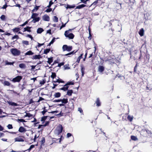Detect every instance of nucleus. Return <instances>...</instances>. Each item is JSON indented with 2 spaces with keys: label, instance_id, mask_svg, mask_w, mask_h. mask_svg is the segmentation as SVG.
Returning <instances> with one entry per match:
<instances>
[{
  "label": "nucleus",
  "instance_id": "f257e3e1",
  "mask_svg": "<svg viewBox=\"0 0 152 152\" xmlns=\"http://www.w3.org/2000/svg\"><path fill=\"white\" fill-rule=\"evenodd\" d=\"M74 29H69L65 32L64 35L66 37L70 39H73L75 37L74 35L72 33H69V31H71Z\"/></svg>",
  "mask_w": 152,
  "mask_h": 152
},
{
  "label": "nucleus",
  "instance_id": "f03ea898",
  "mask_svg": "<svg viewBox=\"0 0 152 152\" xmlns=\"http://www.w3.org/2000/svg\"><path fill=\"white\" fill-rule=\"evenodd\" d=\"M10 52L14 56H18L20 55V51L16 48H12L10 50Z\"/></svg>",
  "mask_w": 152,
  "mask_h": 152
},
{
  "label": "nucleus",
  "instance_id": "7ed1b4c3",
  "mask_svg": "<svg viewBox=\"0 0 152 152\" xmlns=\"http://www.w3.org/2000/svg\"><path fill=\"white\" fill-rule=\"evenodd\" d=\"M147 133L152 134V133L150 131H148V132L145 129H142L140 132L141 135L143 137H146Z\"/></svg>",
  "mask_w": 152,
  "mask_h": 152
},
{
  "label": "nucleus",
  "instance_id": "20e7f679",
  "mask_svg": "<svg viewBox=\"0 0 152 152\" xmlns=\"http://www.w3.org/2000/svg\"><path fill=\"white\" fill-rule=\"evenodd\" d=\"M72 49V46H69L65 45H63L62 47V49L63 51H67L68 52L71 51Z\"/></svg>",
  "mask_w": 152,
  "mask_h": 152
},
{
  "label": "nucleus",
  "instance_id": "39448f33",
  "mask_svg": "<svg viewBox=\"0 0 152 152\" xmlns=\"http://www.w3.org/2000/svg\"><path fill=\"white\" fill-rule=\"evenodd\" d=\"M22 79V76L18 75L12 79V81L14 83L19 82Z\"/></svg>",
  "mask_w": 152,
  "mask_h": 152
},
{
  "label": "nucleus",
  "instance_id": "423d86ee",
  "mask_svg": "<svg viewBox=\"0 0 152 152\" xmlns=\"http://www.w3.org/2000/svg\"><path fill=\"white\" fill-rule=\"evenodd\" d=\"M25 137L23 136H19L18 137H15V142H23L24 141V139Z\"/></svg>",
  "mask_w": 152,
  "mask_h": 152
},
{
  "label": "nucleus",
  "instance_id": "0eeeda50",
  "mask_svg": "<svg viewBox=\"0 0 152 152\" xmlns=\"http://www.w3.org/2000/svg\"><path fill=\"white\" fill-rule=\"evenodd\" d=\"M63 128L61 125H59L57 127V131L58 135L60 134L63 131Z\"/></svg>",
  "mask_w": 152,
  "mask_h": 152
},
{
  "label": "nucleus",
  "instance_id": "6e6552de",
  "mask_svg": "<svg viewBox=\"0 0 152 152\" xmlns=\"http://www.w3.org/2000/svg\"><path fill=\"white\" fill-rule=\"evenodd\" d=\"M43 20L45 21H48L50 20V17H49L47 14H45L42 17Z\"/></svg>",
  "mask_w": 152,
  "mask_h": 152
},
{
  "label": "nucleus",
  "instance_id": "1a4fd4ad",
  "mask_svg": "<svg viewBox=\"0 0 152 152\" xmlns=\"http://www.w3.org/2000/svg\"><path fill=\"white\" fill-rule=\"evenodd\" d=\"M68 107L70 109H73L74 108V105L73 102L72 101L71 102L69 103L67 105Z\"/></svg>",
  "mask_w": 152,
  "mask_h": 152
},
{
  "label": "nucleus",
  "instance_id": "9d476101",
  "mask_svg": "<svg viewBox=\"0 0 152 152\" xmlns=\"http://www.w3.org/2000/svg\"><path fill=\"white\" fill-rule=\"evenodd\" d=\"M61 101L63 104H59L60 106H63L64 104H66L68 102V99H61Z\"/></svg>",
  "mask_w": 152,
  "mask_h": 152
},
{
  "label": "nucleus",
  "instance_id": "9b49d317",
  "mask_svg": "<svg viewBox=\"0 0 152 152\" xmlns=\"http://www.w3.org/2000/svg\"><path fill=\"white\" fill-rule=\"evenodd\" d=\"M52 83H64V81L63 80L59 78L58 79H56V80H53Z\"/></svg>",
  "mask_w": 152,
  "mask_h": 152
},
{
  "label": "nucleus",
  "instance_id": "f8f14e48",
  "mask_svg": "<svg viewBox=\"0 0 152 152\" xmlns=\"http://www.w3.org/2000/svg\"><path fill=\"white\" fill-rule=\"evenodd\" d=\"M104 70V67L102 66H99L98 67V71L102 73Z\"/></svg>",
  "mask_w": 152,
  "mask_h": 152
},
{
  "label": "nucleus",
  "instance_id": "ddd939ff",
  "mask_svg": "<svg viewBox=\"0 0 152 152\" xmlns=\"http://www.w3.org/2000/svg\"><path fill=\"white\" fill-rule=\"evenodd\" d=\"M95 103L96 104V106H97L99 107L101 106V103L100 99L99 98H98L96 99Z\"/></svg>",
  "mask_w": 152,
  "mask_h": 152
},
{
  "label": "nucleus",
  "instance_id": "4468645a",
  "mask_svg": "<svg viewBox=\"0 0 152 152\" xmlns=\"http://www.w3.org/2000/svg\"><path fill=\"white\" fill-rule=\"evenodd\" d=\"M26 131V129L23 126L20 127L18 130V131L20 132H25Z\"/></svg>",
  "mask_w": 152,
  "mask_h": 152
},
{
  "label": "nucleus",
  "instance_id": "2eb2a0df",
  "mask_svg": "<svg viewBox=\"0 0 152 152\" xmlns=\"http://www.w3.org/2000/svg\"><path fill=\"white\" fill-rule=\"evenodd\" d=\"M144 31L143 28H142L140 30L138 33L141 37H142L144 35Z\"/></svg>",
  "mask_w": 152,
  "mask_h": 152
},
{
  "label": "nucleus",
  "instance_id": "dca6fc26",
  "mask_svg": "<svg viewBox=\"0 0 152 152\" xmlns=\"http://www.w3.org/2000/svg\"><path fill=\"white\" fill-rule=\"evenodd\" d=\"M69 87V86H65V85L64 86V87L60 88L59 90H63L64 91H66L68 90V88Z\"/></svg>",
  "mask_w": 152,
  "mask_h": 152
},
{
  "label": "nucleus",
  "instance_id": "f3484780",
  "mask_svg": "<svg viewBox=\"0 0 152 152\" xmlns=\"http://www.w3.org/2000/svg\"><path fill=\"white\" fill-rule=\"evenodd\" d=\"M81 71L82 72V76H83L85 74L84 72L85 68L83 65L81 66Z\"/></svg>",
  "mask_w": 152,
  "mask_h": 152
},
{
  "label": "nucleus",
  "instance_id": "a211bd4d",
  "mask_svg": "<svg viewBox=\"0 0 152 152\" xmlns=\"http://www.w3.org/2000/svg\"><path fill=\"white\" fill-rule=\"evenodd\" d=\"M31 28V27H30L29 26H27L26 27L24 28L23 29V32L27 31L28 32H31V30L30 29Z\"/></svg>",
  "mask_w": 152,
  "mask_h": 152
},
{
  "label": "nucleus",
  "instance_id": "6ab92c4d",
  "mask_svg": "<svg viewBox=\"0 0 152 152\" xmlns=\"http://www.w3.org/2000/svg\"><path fill=\"white\" fill-rule=\"evenodd\" d=\"M34 147V145H31L30 146V148L28 149L27 150H24V151H21V152H25V151H28L30 152L31 151V149H32V148H33Z\"/></svg>",
  "mask_w": 152,
  "mask_h": 152
},
{
  "label": "nucleus",
  "instance_id": "aec40b11",
  "mask_svg": "<svg viewBox=\"0 0 152 152\" xmlns=\"http://www.w3.org/2000/svg\"><path fill=\"white\" fill-rule=\"evenodd\" d=\"M87 6L86 5L84 4H82L77 6L75 9H80L84 7Z\"/></svg>",
  "mask_w": 152,
  "mask_h": 152
},
{
  "label": "nucleus",
  "instance_id": "412c9836",
  "mask_svg": "<svg viewBox=\"0 0 152 152\" xmlns=\"http://www.w3.org/2000/svg\"><path fill=\"white\" fill-rule=\"evenodd\" d=\"M48 61L47 62L49 64H50L51 63H52L53 61V58L52 57H51L50 58H48Z\"/></svg>",
  "mask_w": 152,
  "mask_h": 152
},
{
  "label": "nucleus",
  "instance_id": "4be33fe9",
  "mask_svg": "<svg viewBox=\"0 0 152 152\" xmlns=\"http://www.w3.org/2000/svg\"><path fill=\"white\" fill-rule=\"evenodd\" d=\"M75 4H73L72 5H70L67 4L66 5V9H71L75 8Z\"/></svg>",
  "mask_w": 152,
  "mask_h": 152
},
{
  "label": "nucleus",
  "instance_id": "5701e85b",
  "mask_svg": "<svg viewBox=\"0 0 152 152\" xmlns=\"http://www.w3.org/2000/svg\"><path fill=\"white\" fill-rule=\"evenodd\" d=\"M40 19L39 17H38L36 18H35L33 19V20L32 21L34 23H36L37 22H38Z\"/></svg>",
  "mask_w": 152,
  "mask_h": 152
},
{
  "label": "nucleus",
  "instance_id": "b1692460",
  "mask_svg": "<svg viewBox=\"0 0 152 152\" xmlns=\"http://www.w3.org/2000/svg\"><path fill=\"white\" fill-rule=\"evenodd\" d=\"M55 98H59L61 96V94L60 92L56 93L54 95Z\"/></svg>",
  "mask_w": 152,
  "mask_h": 152
},
{
  "label": "nucleus",
  "instance_id": "393cba45",
  "mask_svg": "<svg viewBox=\"0 0 152 152\" xmlns=\"http://www.w3.org/2000/svg\"><path fill=\"white\" fill-rule=\"evenodd\" d=\"M73 93V91L72 90H67V95L69 96H71L72 95V94Z\"/></svg>",
  "mask_w": 152,
  "mask_h": 152
},
{
  "label": "nucleus",
  "instance_id": "a878e982",
  "mask_svg": "<svg viewBox=\"0 0 152 152\" xmlns=\"http://www.w3.org/2000/svg\"><path fill=\"white\" fill-rule=\"evenodd\" d=\"M98 0H96L93 3H92L90 6H89V7H90L92 6H95L94 7V8L96 7V5L98 4Z\"/></svg>",
  "mask_w": 152,
  "mask_h": 152
},
{
  "label": "nucleus",
  "instance_id": "bb28decb",
  "mask_svg": "<svg viewBox=\"0 0 152 152\" xmlns=\"http://www.w3.org/2000/svg\"><path fill=\"white\" fill-rule=\"evenodd\" d=\"M135 0H129V6H132L135 3Z\"/></svg>",
  "mask_w": 152,
  "mask_h": 152
},
{
  "label": "nucleus",
  "instance_id": "cd10ccee",
  "mask_svg": "<svg viewBox=\"0 0 152 152\" xmlns=\"http://www.w3.org/2000/svg\"><path fill=\"white\" fill-rule=\"evenodd\" d=\"M44 31V30L42 28H39L37 30V33L38 34H41Z\"/></svg>",
  "mask_w": 152,
  "mask_h": 152
},
{
  "label": "nucleus",
  "instance_id": "c85d7f7f",
  "mask_svg": "<svg viewBox=\"0 0 152 152\" xmlns=\"http://www.w3.org/2000/svg\"><path fill=\"white\" fill-rule=\"evenodd\" d=\"M34 59H39L42 58V56L40 55H35L33 56Z\"/></svg>",
  "mask_w": 152,
  "mask_h": 152
},
{
  "label": "nucleus",
  "instance_id": "c756f323",
  "mask_svg": "<svg viewBox=\"0 0 152 152\" xmlns=\"http://www.w3.org/2000/svg\"><path fill=\"white\" fill-rule=\"evenodd\" d=\"M34 54V53L31 50H29L25 53V55H32Z\"/></svg>",
  "mask_w": 152,
  "mask_h": 152
},
{
  "label": "nucleus",
  "instance_id": "7c9ffc66",
  "mask_svg": "<svg viewBox=\"0 0 152 152\" xmlns=\"http://www.w3.org/2000/svg\"><path fill=\"white\" fill-rule=\"evenodd\" d=\"M8 104L11 105L12 106H17L18 104L15 103L14 102H8Z\"/></svg>",
  "mask_w": 152,
  "mask_h": 152
},
{
  "label": "nucleus",
  "instance_id": "2f4dec72",
  "mask_svg": "<svg viewBox=\"0 0 152 152\" xmlns=\"http://www.w3.org/2000/svg\"><path fill=\"white\" fill-rule=\"evenodd\" d=\"M19 67L20 68L25 69L26 68V66L25 64L23 63L20 64H19Z\"/></svg>",
  "mask_w": 152,
  "mask_h": 152
},
{
  "label": "nucleus",
  "instance_id": "473e14b6",
  "mask_svg": "<svg viewBox=\"0 0 152 152\" xmlns=\"http://www.w3.org/2000/svg\"><path fill=\"white\" fill-rule=\"evenodd\" d=\"M3 84L4 86H9L11 85L10 82L7 81H4V82Z\"/></svg>",
  "mask_w": 152,
  "mask_h": 152
},
{
  "label": "nucleus",
  "instance_id": "72a5a7b5",
  "mask_svg": "<svg viewBox=\"0 0 152 152\" xmlns=\"http://www.w3.org/2000/svg\"><path fill=\"white\" fill-rule=\"evenodd\" d=\"M40 7V6H36L34 8L31 10L32 12H34L36 11L39 9V8Z\"/></svg>",
  "mask_w": 152,
  "mask_h": 152
},
{
  "label": "nucleus",
  "instance_id": "f704fd0d",
  "mask_svg": "<svg viewBox=\"0 0 152 152\" xmlns=\"http://www.w3.org/2000/svg\"><path fill=\"white\" fill-rule=\"evenodd\" d=\"M6 65H13L15 63L14 62H9L7 61H5Z\"/></svg>",
  "mask_w": 152,
  "mask_h": 152
},
{
  "label": "nucleus",
  "instance_id": "c9c22d12",
  "mask_svg": "<svg viewBox=\"0 0 152 152\" xmlns=\"http://www.w3.org/2000/svg\"><path fill=\"white\" fill-rule=\"evenodd\" d=\"M38 15V14L37 13H33L32 15V16L31 17V18L33 19L35 18H37Z\"/></svg>",
  "mask_w": 152,
  "mask_h": 152
},
{
  "label": "nucleus",
  "instance_id": "e433bc0d",
  "mask_svg": "<svg viewBox=\"0 0 152 152\" xmlns=\"http://www.w3.org/2000/svg\"><path fill=\"white\" fill-rule=\"evenodd\" d=\"M133 116H130L129 115L127 117V118L128 120L130 122L132 121L133 119Z\"/></svg>",
  "mask_w": 152,
  "mask_h": 152
},
{
  "label": "nucleus",
  "instance_id": "4c0bfd02",
  "mask_svg": "<svg viewBox=\"0 0 152 152\" xmlns=\"http://www.w3.org/2000/svg\"><path fill=\"white\" fill-rule=\"evenodd\" d=\"M25 117H28V118L33 117V115L29 113H26V115H25Z\"/></svg>",
  "mask_w": 152,
  "mask_h": 152
},
{
  "label": "nucleus",
  "instance_id": "58836bf2",
  "mask_svg": "<svg viewBox=\"0 0 152 152\" xmlns=\"http://www.w3.org/2000/svg\"><path fill=\"white\" fill-rule=\"evenodd\" d=\"M20 30V29L19 28H15L12 29V31L14 32H18Z\"/></svg>",
  "mask_w": 152,
  "mask_h": 152
},
{
  "label": "nucleus",
  "instance_id": "ea45409f",
  "mask_svg": "<svg viewBox=\"0 0 152 152\" xmlns=\"http://www.w3.org/2000/svg\"><path fill=\"white\" fill-rule=\"evenodd\" d=\"M56 38L55 37H54L51 41L48 44V45L47 46H50L51 45V44H53V42L55 41Z\"/></svg>",
  "mask_w": 152,
  "mask_h": 152
},
{
  "label": "nucleus",
  "instance_id": "a19ab883",
  "mask_svg": "<svg viewBox=\"0 0 152 152\" xmlns=\"http://www.w3.org/2000/svg\"><path fill=\"white\" fill-rule=\"evenodd\" d=\"M22 43L23 45H29V42L26 40H23L22 41Z\"/></svg>",
  "mask_w": 152,
  "mask_h": 152
},
{
  "label": "nucleus",
  "instance_id": "79ce46f5",
  "mask_svg": "<svg viewBox=\"0 0 152 152\" xmlns=\"http://www.w3.org/2000/svg\"><path fill=\"white\" fill-rule=\"evenodd\" d=\"M50 51V48L46 49L44 50V53L45 54H47Z\"/></svg>",
  "mask_w": 152,
  "mask_h": 152
},
{
  "label": "nucleus",
  "instance_id": "37998d69",
  "mask_svg": "<svg viewBox=\"0 0 152 152\" xmlns=\"http://www.w3.org/2000/svg\"><path fill=\"white\" fill-rule=\"evenodd\" d=\"M48 116H44L42 117L41 119V121H45V120L47 119Z\"/></svg>",
  "mask_w": 152,
  "mask_h": 152
},
{
  "label": "nucleus",
  "instance_id": "c03bdc74",
  "mask_svg": "<svg viewBox=\"0 0 152 152\" xmlns=\"http://www.w3.org/2000/svg\"><path fill=\"white\" fill-rule=\"evenodd\" d=\"M54 3V2H53L52 0H50L49 2V5L47 6V7H47L48 8H50L51 5L53 4Z\"/></svg>",
  "mask_w": 152,
  "mask_h": 152
},
{
  "label": "nucleus",
  "instance_id": "a18cd8bd",
  "mask_svg": "<svg viewBox=\"0 0 152 152\" xmlns=\"http://www.w3.org/2000/svg\"><path fill=\"white\" fill-rule=\"evenodd\" d=\"M56 74L55 72H52L50 77L53 79L56 77Z\"/></svg>",
  "mask_w": 152,
  "mask_h": 152
},
{
  "label": "nucleus",
  "instance_id": "49530a36",
  "mask_svg": "<svg viewBox=\"0 0 152 152\" xmlns=\"http://www.w3.org/2000/svg\"><path fill=\"white\" fill-rule=\"evenodd\" d=\"M74 84V83L72 81L68 82L65 84V86H68L70 85H73Z\"/></svg>",
  "mask_w": 152,
  "mask_h": 152
},
{
  "label": "nucleus",
  "instance_id": "de8ad7c7",
  "mask_svg": "<svg viewBox=\"0 0 152 152\" xmlns=\"http://www.w3.org/2000/svg\"><path fill=\"white\" fill-rule=\"evenodd\" d=\"M43 109V110L42 112V114L43 115H44L45 113L47 112V110L46 109V107H44Z\"/></svg>",
  "mask_w": 152,
  "mask_h": 152
},
{
  "label": "nucleus",
  "instance_id": "09e8293b",
  "mask_svg": "<svg viewBox=\"0 0 152 152\" xmlns=\"http://www.w3.org/2000/svg\"><path fill=\"white\" fill-rule=\"evenodd\" d=\"M53 20L54 22H57L58 21V17L56 16H54L53 17Z\"/></svg>",
  "mask_w": 152,
  "mask_h": 152
},
{
  "label": "nucleus",
  "instance_id": "8fccbe9b",
  "mask_svg": "<svg viewBox=\"0 0 152 152\" xmlns=\"http://www.w3.org/2000/svg\"><path fill=\"white\" fill-rule=\"evenodd\" d=\"M0 18L1 20L5 21L6 20V16L4 15H2L0 17Z\"/></svg>",
  "mask_w": 152,
  "mask_h": 152
},
{
  "label": "nucleus",
  "instance_id": "3c124183",
  "mask_svg": "<svg viewBox=\"0 0 152 152\" xmlns=\"http://www.w3.org/2000/svg\"><path fill=\"white\" fill-rule=\"evenodd\" d=\"M64 69H69L70 68L69 67V65L68 64H65L64 66Z\"/></svg>",
  "mask_w": 152,
  "mask_h": 152
},
{
  "label": "nucleus",
  "instance_id": "603ef678",
  "mask_svg": "<svg viewBox=\"0 0 152 152\" xmlns=\"http://www.w3.org/2000/svg\"><path fill=\"white\" fill-rule=\"evenodd\" d=\"M131 139L132 140H137V137L134 136H131Z\"/></svg>",
  "mask_w": 152,
  "mask_h": 152
},
{
  "label": "nucleus",
  "instance_id": "864d4df0",
  "mask_svg": "<svg viewBox=\"0 0 152 152\" xmlns=\"http://www.w3.org/2000/svg\"><path fill=\"white\" fill-rule=\"evenodd\" d=\"M58 140H59V139L53 138L52 140L53 143H57V141Z\"/></svg>",
  "mask_w": 152,
  "mask_h": 152
},
{
  "label": "nucleus",
  "instance_id": "5fc2aeb1",
  "mask_svg": "<svg viewBox=\"0 0 152 152\" xmlns=\"http://www.w3.org/2000/svg\"><path fill=\"white\" fill-rule=\"evenodd\" d=\"M52 9L50 8V7L47 9L45 11V12H49L52 11Z\"/></svg>",
  "mask_w": 152,
  "mask_h": 152
},
{
  "label": "nucleus",
  "instance_id": "6e6d98bb",
  "mask_svg": "<svg viewBox=\"0 0 152 152\" xmlns=\"http://www.w3.org/2000/svg\"><path fill=\"white\" fill-rule=\"evenodd\" d=\"M50 123L49 121H47L45 122V124H43L44 126H48Z\"/></svg>",
  "mask_w": 152,
  "mask_h": 152
},
{
  "label": "nucleus",
  "instance_id": "4d7b16f0",
  "mask_svg": "<svg viewBox=\"0 0 152 152\" xmlns=\"http://www.w3.org/2000/svg\"><path fill=\"white\" fill-rule=\"evenodd\" d=\"M15 38L17 39H19V37L18 36V35H15L13 37H12V39H15Z\"/></svg>",
  "mask_w": 152,
  "mask_h": 152
},
{
  "label": "nucleus",
  "instance_id": "13d9d810",
  "mask_svg": "<svg viewBox=\"0 0 152 152\" xmlns=\"http://www.w3.org/2000/svg\"><path fill=\"white\" fill-rule=\"evenodd\" d=\"M64 62L59 63L58 64L57 66L60 67L61 66L64 65Z\"/></svg>",
  "mask_w": 152,
  "mask_h": 152
},
{
  "label": "nucleus",
  "instance_id": "bf43d9fd",
  "mask_svg": "<svg viewBox=\"0 0 152 152\" xmlns=\"http://www.w3.org/2000/svg\"><path fill=\"white\" fill-rule=\"evenodd\" d=\"M7 127L8 129H11L13 128V126H12V124H8Z\"/></svg>",
  "mask_w": 152,
  "mask_h": 152
},
{
  "label": "nucleus",
  "instance_id": "052dcab7",
  "mask_svg": "<svg viewBox=\"0 0 152 152\" xmlns=\"http://www.w3.org/2000/svg\"><path fill=\"white\" fill-rule=\"evenodd\" d=\"M137 66H138L137 63L136 64L135 66L134 67V72H136L137 69Z\"/></svg>",
  "mask_w": 152,
  "mask_h": 152
},
{
  "label": "nucleus",
  "instance_id": "680f3d73",
  "mask_svg": "<svg viewBox=\"0 0 152 152\" xmlns=\"http://www.w3.org/2000/svg\"><path fill=\"white\" fill-rule=\"evenodd\" d=\"M62 25H61V26L60 29L61 30L66 25V23H65V24H63V23H62Z\"/></svg>",
  "mask_w": 152,
  "mask_h": 152
},
{
  "label": "nucleus",
  "instance_id": "e2e57ef3",
  "mask_svg": "<svg viewBox=\"0 0 152 152\" xmlns=\"http://www.w3.org/2000/svg\"><path fill=\"white\" fill-rule=\"evenodd\" d=\"M45 83V81L44 80H43L40 82V84L42 85H44Z\"/></svg>",
  "mask_w": 152,
  "mask_h": 152
},
{
  "label": "nucleus",
  "instance_id": "0e129e2a",
  "mask_svg": "<svg viewBox=\"0 0 152 152\" xmlns=\"http://www.w3.org/2000/svg\"><path fill=\"white\" fill-rule=\"evenodd\" d=\"M44 127L43 124L39 125L38 127V129H40V128H42L43 129V127Z\"/></svg>",
  "mask_w": 152,
  "mask_h": 152
},
{
  "label": "nucleus",
  "instance_id": "69168bd1",
  "mask_svg": "<svg viewBox=\"0 0 152 152\" xmlns=\"http://www.w3.org/2000/svg\"><path fill=\"white\" fill-rule=\"evenodd\" d=\"M45 138L44 137H43L42 139V140L41 141V143L42 144H44L45 142Z\"/></svg>",
  "mask_w": 152,
  "mask_h": 152
},
{
  "label": "nucleus",
  "instance_id": "338daca9",
  "mask_svg": "<svg viewBox=\"0 0 152 152\" xmlns=\"http://www.w3.org/2000/svg\"><path fill=\"white\" fill-rule=\"evenodd\" d=\"M58 62H58V60H55L54 61L53 63V64L51 65L53 66V65H54L55 64H56L58 63Z\"/></svg>",
  "mask_w": 152,
  "mask_h": 152
},
{
  "label": "nucleus",
  "instance_id": "774afa93",
  "mask_svg": "<svg viewBox=\"0 0 152 152\" xmlns=\"http://www.w3.org/2000/svg\"><path fill=\"white\" fill-rule=\"evenodd\" d=\"M44 100V99L43 98H42V97H40L39 99L38 100V101L37 102H40V101H42V100Z\"/></svg>",
  "mask_w": 152,
  "mask_h": 152
}]
</instances>
